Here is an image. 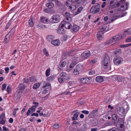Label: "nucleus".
Here are the masks:
<instances>
[{"label":"nucleus","mask_w":131,"mask_h":131,"mask_svg":"<svg viewBox=\"0 0 131 131\" xmlns=\"http://www.w3.org/2000/svg\"><path fill=\"white\" fill-rule=\"evenodd\" d=\"M46 6L49 8H51L54 7V4L52 2H49L46 4Z\"/></svg>","instance_id":"obj_27"},{"label":"nucleus","mask_w":131,"mask_h":131,"mask_svg":"<svg viewBox=\"0 0 131 131\" xmlns=\"http://www.w3.org/2000/svg\"><path fill=\"white\" fill-rule=\"evenodd\" d=\"M125 0H121L116 4V5H110L109 7V9H112L116 7V6H119L121 8H118L117 10L118 11H121L125 10L127 9L129 5L128 3L125 2Z\"/></svg>","instance_id":"obj_2"},{"label":"nucleus","mask_w":131,"mask_h":131,"mask_svg":"<svg viewBox=\"0 0 131 131\" xmlns=\"http://www.w3.org/2000/svg\"><path fill=\"white\" fill-rule=\"evenodd\" d=\"M131 46V43L125 45H120V47L121 48H124Z\"/></svg>","instance_id":"obj_43"},{"label":"nucleus","mask_w":131,"mask_h":131,"mask_svg":"<svg viewBox=\"0 0 131 131\" xmlns=\"http://www.w3.org/2000/svg\"><path fill=\"white\" fill-rule=\"evenodd\" d=\"M100 5L99 4L96 3L95 5L92 7L90 9V12L95 14L98 13L100 11Z\"/></svg>","instance_id":"obj_8"},{"label":"nucleus","mask_w":131,"mask_h":131,"mask_svg":"<svg viewBox=\"0 0 131 131\" xmlns=\"http://www.w3.org/2000/svg\"><path fill=\"white\" fill-rule=\"evenodd\" d=\"M84 69L83 65L81 63L78 64L76 66V68L74 69L73 73L75 75H78L83 71Z\"/></svg>","instance_id":"obj_5"},{"label":"nucleus","mask_w":131,"mask_h":131,"mask_svg":"<svg viewBox=\"0 0 131 131\" xmlns=\"http://www.w3.org/2000/svg\"><path fill=\"white\" fill-rule=\"evenodd\" d=\"M43 54H45L46 56L48 57L49 56L48 52L47 50L46 49V48H45L43 49Z\"/></svg>","instance_id":"obj_40"},{"label":"nucleus","mask_w":131,"mask_h":131,"mask_svg":"<svg viewBox=\"0 0 131 131\" xmlns=\"http://www.w3.org/2000/svg\"><path fill=\"white\" fill-rule=\"evenodd\" d=\"M25 89V86L23 84H21L20 85V86L19 88V89L20 91H23Z\"/></svg>","instance_id":"obj_45"},{"label":"nucleus","mask_w":131,"mask_h":131,"mask_svg":"<svg viewBox=\"0 0 131 131\" xmlns=\"http://www.w3.org/2000/svg\"><path fill=\"white\" fill-rule=\"evenodd\" d=\"M106 26L105 25H104L102 27V31L103 32L104 31L106 30Z\"/></svg>","instance_id":"obj_54"},{"label":"nucleus","mask_w":131,"mask_h":131,"mask_svg":"<svg viewBox=\"0 0 131 131\" xmlns=\"http://www.w3.org/2000/svg\"><path fill=\"white\" fill-rule=\"evenodd\" d=\"M113 123L111 122H108L105 123V125L107 126L112 125Z\"/></svg>","instance_id":"obj_50"},{"label":"nucleus","mask_w":131,"mask_h":131,"mask_svg":"<svg viewBox=\"0 0 131 131\" xmlns=\"http://www.w3.org/2000/svg\"><path fill=\"white\" fill-rule=\"evenodd\" d=\"M104 33L102 31H100L97 32V37L99 40H100L101 38H102L104 37Z\"/></svg>","instance_id":"obj_15"},{"label":"nucleus","mask_w":131,"mask_h":131,"mask_svg":"<svg viewBox=\"0 0 131 131\" xmlns=\"http://www.w3.org/2000/svg\"><path fill=\"white\" fill-rule=\"evenodd\" d=\"M28 24L29 26L31 27L33 26L34 25V23L32 19L30 18L28 21Z\"/></svg>","instance_id":"obj_38"},{"label":"nucleus","mask_w":131,"mask_h":131,"mask_svg":"<svg viewBox=\"0 0 131 131\" xmlns=\"http://www.w3.org/2000/svg\"><path fill=\"white\" fill-rule=\"evenodd\" d=\"M131 34V28L127 29L124 31L123 33L124 36H125L127 35H129Z\"/></svg>","instance_id":"obj_25"},{"label":"nucleus","mask_w":131,"mask_h":131,"mask_svg":"<svg viewBox=\"0 0 131 131\" xmlns=\"http://www.w3.org/2000/svg\"><path fill=\"white\" fill-rule=\"evenodd\" d=\"M67 74L64 72H63L61 73L60 74V77H63L64 78V77Z\"/></svg>","instance_id":"obj_51"},{"label":"nucleus","mask_w":131,"mask_h":131,"mask_svg":"<svg viewBox=\"0 0 131 131\" xmlns=\"http://www.w3.org/2000/svg\"><path fill=\"white\" fill-rule=\"evenodd\" d=\"M54 77L53 76H50L48 77L46 79L47 81H52L54 80Z\"/></svg>","instance_id":"obj_42"},{"label":"nucleus","mask_w":131,"mask_h":131,"mask_svg":"<svg viewBox=\"0 0 131 131\" xmlns=\"http://www.w3.org/2000/svg\"><path fill=\"white\" fill-rule=\"evenodd\" d=\"M98 111V110H93L91 112V114L94 115Z\"/></svg>","instance_id":"obj_64"},{"label":"nucleus","mask_w":131,"mask_h":131,"mask_svg":"<svg viewBox=\"0 0 131 131\" xmlns=\"http://www.w3.org/2000/svg\"><path fill=\"white\" fill-rule=\"evenodd\" d=\"M103 63L104 66V68H106L109 65L110 60V57L107 54H105L103 57Z\"/></svg>","instance_id":"obj_4"},{"label":"nucleus","mask_w":131,"mask_h":131,"mask_svg":"<svg viewBox=\"0 0 131 131\" xmlns=\"http://www.w3.org/2000/svg\"><path fill=\"white\" fill-rule=\"evenodd\" d=\"M15 32V30L12 29L10 30V31L7 35H8V37L10 39L12 38L14 33Z\"/></svg>","instance_id":"obj_21"},{"label":"nucleus","mask_w":131,"mask_h":131,"mask_svg":"<svg viewBox=\"0 0 131 131\" xmlns=\"http://www.w3.org/2000/svg\"><path fill=\"white\" fill-rule=\"evenodd\" d=\"M26 106H25V107L23 108L22 110L21 111V114H23L24 113L25 111L26 110Z\"/></svg>","instance_id":"obj_61"},{"label":"nucleus","mask_w":131,"mask_h":131,"mask_svg":"<svg viewBox=\"0 0 131 131\" xmlns=\"http://www.w3.org/2000/svg\"><path fill=\"white\" fill-rule=\"evenodd\" d=\"M72 2L71 1L68 0L66 2V5L68 7H69L71 5Z\"/></svg>","instance_id":"obj_39"},{"label":"nucleus","mask_w":131,"mask_h":131,"mask_svg":"<svg viewBox=\"0 0 131 131\" xmlns=\"http://www.w3.org/2000/svg\"><path fill=\"white\" fill-rule=\"evenodd\" d=\"M83 9V7L82 6L80 7L79 8L77 11L75 12V13L74 14V15L75 16L78 14H79L81 12V11Z\"/></svg>","instance_id":"obj_33"},{"label":"nucleus","mask_w":131,"mask_h":131,"mask_svg":"<svg viewBox=\"0 0 131 131\" xmlns=\"http://www.w3.org/2000/svg\"><path fill=\"white\" fill-rule=\"evenodd\" d=\"M7 90L8 93H9L11 91V89L10 86V85H8L7 87Z\"/></svg>","instance_id":"obj_49"},{"label":"nucleus","mask_w":131,"mask_h":131,"mask_svg":"<svg viewBox=\"0 0 131 131\" xmlns=\"http://www.w3.org/2000/svg\"><path fill=\"white\" fill-rule=\"evenodd\" d=\"M40 21L42 23H46L48 21V19L42 16L40 17Z\"/></svg>","instance_id":"obj_22"},{"label":"nucleus","mask_w":131,"mask_h":131,"mask_svg":"<svg viewBox=\"0 0 131 131\" xmlns=\"http://www.w3.org/2000/svg\"><path fill=\"white\" fill-rule=\"evenodd\" d=\"M40 83H35L33 86L32 88L33 89L35 90L39 88L40 85Z\"/></svg>","instance_id":"obj_31"},{"label":"nucleus","mask_w":131,"mask_h":131,"mask_svg":"<svg viewBox=\"0 0 131 131\" xmlns=\"http://www.w3.org/2000/svg\"><path fill=\"white\" fill-rule=\"evenodd\" d=\"M97 61L95 59L92 60H89L88 61V62L89 64H93L94 63L96 62Z\"/></svg>","instance_id":"obj_41"},{"label":"nucleus","mask_w":131,"mask_h":131,"mask_svg":"<svg viewBox=\"0 0 131 131\" xmlns=\"http://www.w3.org/2000/svg\"><path fill=\"white\" fill-rule=\"evenodd\" d=\"M80 113L79 112H77L74 114L73 115V116L72 117V121H75L78 120V115Z\"/></svg>","instance_id":"obj_20"},{"label":"nucleus","mask_w":131,"mask_h":131,"mask_svg":"<svg viewBox=\"0 0 131 131\" xmlns=\"http://www.w3.org/2000/svg\"><path fill=\"white\" fill-rule=\"evenodd\" d=\"M51 42L52 45L56 46H59L60 44V41L58 39L52 41Z\"/></svg>","instance_id":"obj_17"},{"label":"nucleus","mask_w":131,"mask_h":131,"mask_svg":"<svg viewBox=\"0 0 131 131\" xmlns=\"http://www.w3.org/2000/svg\"><path fill=\"white\" fill-rule=\"evenodd\" d=\"M95 73V71L94 70H91L90 71L89 73V74L90 75H92L94 74Z\"/></svg>","instance_id":"obj_52"},{"label":"nucleus","mask_w":131,"mask_h":131,"mask_svg":"<svg viewBox=\"0 0 131 131\" xmlns=\"http://www.w3.org/2000/svg\"><path fill=\"white\" fill-rule=\"evenodd\" d=\"M56 4L57 5L59 6L61 5V3L58 0H56L55 1Z\"/></svg>","instance_id":"obj_55"},{"label":"nucleus","mask_w":131,"mask_h":131,"mask_svg":"<svg viewBox=\"0 0 131 131\" xmlns=\"http://www.w3.org/2000/svg\"><path fill=\"white\" fill-rule=\"evenodd\" d=\"M5 115L4 114L2 113L1 114L0 116V124L3 125L5 123Z\"/></svg>","instance_id":"obj_14"},{"label":"nucleus","mask_w":131,"mask_h":131,"mask_svg":"<svg viewBox=\"0 0 131 131\" xmlns=\"http://www.w3.org/2000/svg\"><path fill=\"white\" fill-rule=\"evenodd\" d=\"M57 31L60 34H63L65 33V31L64 30V29L62 27L58 29L57 30Z\"/></svg>","instance_id":"obj_30"},{"label":"nucleus","mask_w":131,"mask_h":131,"mask_svg":"<svg viewBox=\"0 0 131 131\" xmlns=\"http://www.w3.org/2000/svg\"><path fill=\"white\" fill-rule=\"evenodd\" d=\"M116 108L117 113L122 116H125L129 109V105L125 101L118 104Z\"/></svg>","instance_id":"obj_1"},{"label":"nucleus","mask_w":131,"mask_h":131,"mask_svg":"<svg viewBox=\"0 0 131 131\" xmlns=\"http://www.w3.org/2000/svg\"><path fill=\"white\" fill-rule=\"evenodd\" d=\"M5 70L6 73H8L9 71V68L8 67H6L5 69Z\"/></svg>","instance_id":"obj_63"},{"label":"nucleus","mask_w":131,"mask_h":131,"mask_svg":"<svg viewBox=\"0 0 131 131\" xmlns=\"http://www.w3.org/2000/svg\"><path fill=\"white\" fill-rule=\"evenodd\" d=\"M33 103L35 104V105L32 106L29 108L27 113L26 115L28 116L29 115L30 113L31 112H35L36 108L38 106L39 103L36 102H34Z\"/></svg>","instance_id":"obj_7"},{"label":"nucleus","mask_w":131,"mask_h":131,"mask_svg":"<svg viewBox=\"0 0 131 131\" xmlns=\"http://www.w3.org/2000/svg\"><path fill=\"white\" fill-rule=\"evenodd\" d=\"M82 113L84 114H86V115L88 114L89 113V111H86V110L82 111Z\"/></svg>","instance_id":"obj_53"},{"label":"nucleus","mask_w":131,"mask_h":131,"mask_svg":"<svg viewBox=\"0 0 131 131\" xmlns=\"http://www.w3.org/2000/svg\"><path fill=\"white\" fill-rule=\"evenodd\" d=\"M66 64V62L65 61H62L61 63H59L58 66L59 69H61L63 67H64Z\"/></svg>","instance_id":"obj_26"},{"label":"nucleus","mask_w":131,"mask_h":131,"mask_svg":"<svg viewBox=\"0 0 131 131\" xmlns=\"http://www.w3.org/2000/svg\"><path fill=\"white\" fill-rule=\"evenodd\" d=\"M64 16L66 17V20L68 22L71 21V18L70 17V14L68 12H66L64 14Z\"/></svg>","instance_id":"obj_16"},{"label":"nucleus","mask_w":131,"mask_h":131,"mask_svg":"<svg viewBox=\"0 0 131 131\" xmlns=\"http://www.w3.org/2000/svg\"><path fill=\"white\" fill-rule=\"evenodd\" d=\"M90 78L86 77L85 78H79V80L81 83L86 84L90 82Z\"/></svg>","instance_id":"obj_12"},{"label":"nucleus","mask_w":131,"mask_h":131,"mask_svg":"<svg viewBox=\"0 0 131 131\" xmlns=\"http://www.w3.org/2000/svg\"><path fill=\"white\" fill-rule=\"evenodd\" d=\"M67 22H62L61 24V27H64L67 29H69L72 27V25Z\"/></svg>","instance_id":"obj_13"},{"label":"nucleus","mask_w":131,"mask_h":131,"mask_svg":"<svg viewBox=\"0 0 131 131\" xmlns=\"http://www.w3.org/2000/svg\"><path fill=\"white\" fill-rule=\"evenodd\" d=\"M60 20V16L58 15L55 14L52 16L50 20L51 23H56L59 22Z\"/></svg>","instance_id":"obj_6"},{"label":"nucleus","mask_w":131,"mask_h":131,"mask_svg":"<svg viewBox=\"0 0 131 131\" xmlns=\"http://www.w3.org/2000/svg\"><path fill=\"white\" fill-rule=\"evenodd\" d=\"M121 52V50L120 49H118L115 50L114 51L113 53L115 54L118 55L120 54Z\"/></svg>","instance_id":"obj_34"},{"label":"nucleus","mask_w":131,"mask_h":131,"mask_svg":"<svg viewBox=\"0 0 131 131\" xmlns=\"http://www.w3.org/2000/svg\"><path fill=\"white\" fill-rule=\"evenodd\" d=\"M53 39V36L51 35H48L47 37V39L49 41H51Z\"/></svg>","instance_id":"obj_35"},{"label":"nucleus","mask_w":131,"mask_h":131,"mask_svg":"<svg viewBox=\"0 0 131 131\" xmlns=\"http://www.w3.org/2000/svg\"><path fill=\"white\" fill-rule=\"evenodd\" d=\"M58 81L60 83H62L63 82V80L62 78H60L58 79Z\"/></svg>","instance_id":"obj_56"},{"label":"nucleus","mask_w":131,"mask_h":131,"mask_svg":"<svg viewBox=\"0 0 131 131\" xmlns=\"http://www.w3.org/2000/svg\"><path fill=\"white\" fill-rule=\"evenodd\" d=\"M126 41L127 42H131V37H129L127 38L126 40Z\"/></svg>","instance_id":"obj_60"},{"label":"nucleus","mask_w":131,"mask_h":131,"mask_svg":"<svg viewBox=\"0 0 131 131\" xmlns=\"http://www.w3.org/2000/svg\"><path fill=\"white\" fill-rule=\"evenodd\" d=\"M36 116V117H38L39 116L38 114L37 113H33L31 114V116Z\"/></svg>","instance_id":"obj_59"},{"label":"nucleus","mask_w":131,"mask_h":131,"mask_svg":"<svg viewBox=\"0 0 131 131\" xmlns=\"http://www.w3.org/2000/svg\"><path fill=\"white\" fill-rule=\"evenodd\" d=\"M8 35H6L5 37L4 41L3 42L4 44L7 43L10 40V39L8 37Z\"/></svg>","instance_id":"obj_36"},{"label":"nucleus","mask_w":131,"mask_h":131,"mask_svg":"<svg viewBox=\"0 0 131 131\" xmlns=\"http://www.w3.org/2000/svg\"><path fill=\"white\" fill-rule=\"evenodd\" d=\"M122 61V58L118 56H115L114 58L113 59L114 63L117 65L121 64Z\"/></svg>","instance_id":"obj_9"},{"label":"nucleus","mask_w":131,"mask_h":131,"mask_svg":"<svg viewBox=\"0 0 131 131\" xmlns=\"http://www.w3.org/2000/svg\"><path fill=\"white\" fill-rule=\"evenodd\" d=\"M70 38V37L67 35H64L62 38L61 40L63 41H65Z\"/></svg>","instance_id":"obj_29"},{"label":"nucleus","mask_w":131,"mask_h":131,"mask_svg":"<svg viewBox=\"0 0 131 131\" xmlns=\"http://www.w3.org/2000/svg\"><path fill=\"white\" fill-rule=\"evenodd\" d=\"M29 79L30 82H35L36 81V79L35 78L34 76L30 77L29 78Z\"/></svg>","instance_id":"obj_37"},{"label":"nucleus","mask_w":131,"mask_h":131,"mask_svg":"<svg viewBox=\"0 0 131 131\" xmlns=\"http://www.w3.org/2000/svg\"><path fill=\"white\" fill-rule=\"evenodd\" d=\"M91 55V53L88 50L85 51L82 53L81 55L82 57L84 59H86L89 57Z\"/></svg>","instance_id":"obj_11"},{"label":"nucleus","mask_w":131,"mask_h":131,"mask_svg":"<svg viewBox=\"0 0 131 131\" xmlns=\"http://www.w3.org/2000/svg\"><path fill=\"white\" fill-rule=\"evenodd\" d=\"M95 79L97 82L100 83L103 82L104 80L103 77L100 76L96 77Z\"/></svg>","instance_id":"obj_18"},{"label":"nucleus","mask_w":131,"mask_h":131,"mask_svg":"<svg viewBox=\"0 0 131 131\" xmlns=\"http://www.w3.org/2000/svg\"><path fill=\"white\" fill-rule=\"evenodd\" d=\"M79 26L77 25H73L72 29V32H77L79 29Z\"/></svg>","instance_id":"obj_23"},{"label":"nucleus","mask_w":131,"mask_h":131,"mask_svg":"<svg viewBox=\"0 0 131 131\" xmlns=\"http://www.w3.org/2000/svg\"><path fill=\"white\" fill-rule=\"evenodd\" d=\"M60 126V125L58 123L55 124L53 126V127L55 129H58Z\"/></svg>","instance_id":"obj_47"},{"label":"nucleus","mask_w":131,"mask_h":131,"mask_svg":"<svg viewBox=\"0 0 131 131\" xmlns=\"http://www.w3.org/2000/svg\"><path fill=\"white\" fill-rule=\"evenodd\" d=\"M50 70L49 69H47L46 72V75L47 77L49 76L50 74Z\"/></svg>","instance_id":"obj_48"},{"label":"nucleus","mask_w":131,"mask_h":131,"mask_svg":"<svg viewBox=\"0 0 131 131\" xmlns=\"http://www.w3.org/2000/svg\"><path fill=\"white\" fill-rule=\"evenodd\" d=\"M42 87L43 88H45V89L43 90L42 92V93L45 94L46 93L47 91L49 90L51 88V84L49 83H46L45 85H43Z\"/></svg>","instance_id":"obj_10"},{"label":"nucleus","mask_w":131,"mask_h":131,"mask_svg":"<svg viewBox=\"0 0 131 131\" xmlns=\"http://www.w3.org/2000/svg\"><path fill=\"white\" fill-rule=\"evenodd\" d=\"M110 131H117V129L116 127H114L109 130Z\"/></svg>","instance_id":"obj_62"},{"label":"nucleus","mask_w":131,"mask_h":131,"mask_svg":"<svg viewBox=\"0 0 131 131\" xmlns=\"http://www.w3.org/2000/svg\"><path fill=\"white\" fill-rule=\"evenodd\" d=\"M124 37V35H122L121 34L116 35L109 39L103 43L104 46L107 45L120 40L123 37Z\"/></svg>","instance_id":"obj_3"},{"label":"nucleus","mask_w":131,"mask_h":131,"mask_svg":"<svg viewBox=\"0 0 131 131\" xmlns=\"http://www.w3.org/2000/svg\"><path fill=\"white\" fill-rule=\"evenodd\" d=\"M77 8V6L75 5H71L69 7L68 9L71 10H75Z\"/></svg>","instance_id":"obj_32"},{"label":"nucleus","mask_w":131,"mask_h":131,"mask_svg":"<svg viewBox=\"0 0 131 131\" xmlns=\"http://www.w3.org/2000/svg\"><path fill=\"white\" fill-rule=\"evenodd\" d=\"M116 80L118 82H121L122 80V77L120 76L117 75Z\"/></svg>","instance_id":"obj_44"},{"label":"nucleus","mask_w":131,"mask_h":131,"mask_svg":"<svg viewBox=\"0 0 131 131\" xmlns=\"http://www.w3.org/2000/svg\"><path fill=\"white\" fill-rule=\"evenodd\" d=\"M23 82L29 84V79L27 78H24L23 81Z\"/></svg>","instance_id":"obj_46"},{"label":"nucleus","mask_w":131,"mask_h":131,"mask_svg":"<svg viewBox=\"0 0 131 131\" xmlns=\"http://www.w3.org/2000/svg\"><path fill=\"white\" fill-rule=\"evenodd\" d=\"M76 63L75 62H73L72 63L70 64L69 68L67 70L69 71L71 70L73 68L75 65Z\"/></svg>","instance_id":"obj_28"},{"label":"nucleus","mask_w":131,"mask_h":131,"mask_svg":"<svg viewBox=\"0 0 131 131\" xmlns=\"http://www.w3.org/2000/svg\"><path fill=\"white\" fill-rule=\"evenodd\" d=\"M7 86L6 84H3L2 85V90H4L6 88V87Z\"/></svg>","instance_id":"obj_58"},{"label":"nucleus","mask_w":131,"mask_h":131,"mask_svg":"<svg viewBox=\"0 0 131 131\" xmlns=\"http://www.w3.org/2000/svg\"><path fill=\"white\" fill-rule=\"evenodd\" d=\"M112 118L113 120L112 121L114 122V124L116 123L117 122V116L115 114H113L112 116Z\"/></svg>","instance_id":"obj_24"},{"label":"nucleus","mask_w":131,"mask_h":131,"mask_svg":"<svg viewBox=\"0 0 131 131\" xmlns=\"http://www.w3.org/2000/svg\"><path fill=\"white\" fill-rule=\"evenodd\" d=\"M70 79L69 75L68 74H66V76L64 77V79L65 80H68Z\"/></svg>","instance_id":"obj_57"},{"label":"nucleus","mask_w":131,"mask_h":131,"mask_svg":"<svg viewBox=\"0 0 131 131\" xmlns=\"http://www.w3.org/2000/svg\"><path fill=\"white\" fill-rule=\"evenodd\" d=\"M126 13H124L121 16H115L113 17V18L111 19V22H113L115 20H116V19L119 18L120 17H123L125 15Z\"/></svg>","instance_id":"obj_19"}]
</instances>
